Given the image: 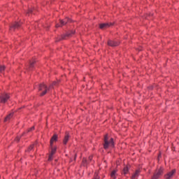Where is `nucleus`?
Here are the masks:
<instances>
[{
  "label": "nucleus",
  "instance_id": "obj_1",
  "mask_svg": "<svg viewBox=\"0 0 179 179\" xmlns=\"http://www.w3.org/2000/svg\"><path fill=\"white\" fill-rule=\"evenodd\" d=\"M103 142L104 149H108V148H114V138L108 137V134L104 136Z\"/></svg>",
  "mask_w": 179,
  "mask_h": 179
},
{
  "label": "nucleus",
  "instance_id": "obj_2",
  "mask_svg": "<svg viewBox=\"0 0 179 179\" xmlns=\"http://www.w3.org/2000/svg\"><path fill=\"white\" fill-rule=\"evenodd\" d=\"M55 85H57V82H53V83L50 85L48 88L47 87V85H45L44 83L41 84L38 88V91L41 92L40 96H45V94H47L48 90H50V89H52V86H55Z\"/></svg>",
  "mask_w": 179,
  "mask_h": 179
},
{
  "label": "nucleus",
  "instance_id": "obj_3",
  "mask_svg": "<svg viewBox=\"0 0 179 179\" xmlns=\"http://www.w3.org/2000/svg\"><path fill=\"white\" fill-rule=\"evenodd\" d=\"M163 171H164V169L162 167L159 169H157L155 171V172L154 173V175L152 177V179H159V178H160V176L163 174Z\"/></svg>",
  "mask_w": 179,
  "mask_h": 179
},
{
  "label": "nucleus",
  "instance_id": "obj_4",
  "mask_svg": "<svg viewBox=\"0 0 179 179\" xmlns=\"http://www.w3.org/2000/svg\"><path fill=\"white\" fill-rule=\"evenodd\" d=\"M10 96H9V94L5 93V94H2L0 96V103H2L3 104H5V103H6L8 101V100H9Z\"/></svg>",
  "mask_w": 179,
  "mask_h": 179
},
{
  "label": "nucleus",
  "instance_id": "obj_5",
  "mask_svg": "<svg viewBox=\"0 0 179 179\" xmlns=\"http://www.w3.org/2000/svg\"><path fill=\"white\" fill-rule=\"evenodd\" d=\"M68 22H71V20L69 18H66L63 20H60V24H57L56 27H62V26H65Z\"/></svg>",
  "mask_w": 179,
  "mask_h": 179
},
{
  "label": "nucleus",
  "instance_id": "obj_6",
  "mask_svg": "<svg viewBox=\"0 0 179 179\" xmlns=\"http://www.w3.org/2000/svg\"><path fill=\"white\" fill-rule=\"evenodd\" d=\"M174 174H176V169L172 170L169 172L166 175H165V179H171L174 177Z\"/></svg>",
  "mask_w": 179,
  "mask_h": 179
},
{
  "label": "nucleus",
  "instance_id": "obj_7",
  "mask_svg": "<svg viewBox=\"0 0 179 179\" xmlns=\"http://www.w3.org/2000/svg\"><path fill=\"white\" fill-rule=\"evenodd\" d=\"M75 34V31H71L68 32L66 34L62 36V40H66L69 37H72Z\"/></svg>",
  "mask_w": 179,
  "mask_h": 179
},
{
  "label": "nucleus",
  "instance_id": "obj_8",
  "mask_svg": "<svg viewBox=\"0 0 179 179\" xmlns=\"http://www.w3.org/2000/svg\"><path fill=\"white\" fill-rule=\"evenodd\" d=\"M120 45V43L115 41L109 40L108 41V45H109L110 47H117V45Z\"/></svg>",
  "mask_w": 179,
  "mask_h": 179
},
{
  "label": "nucleus",
  "instance_id": "obj_9",
  "mask_svg": "<svg viewBox=\"0 0 179 179\" xmlns=\"http://www.w3.org/2000/svg\"><path fill=\"white\" fill-rule=\"evenodd\" d=\"M57 152V148H52V150L51 152L49 155V158H48V161L51 162V160H52V156H54V155H55V152Z\"/></svg>",
  "mask_w": 179,
  "mask_h": 179
},
{
  "label": "nucleus",
  "instance_id": "obj_10",
  "mask_svg": "<svg viewBox=\"0 0 179 179\" xmlns=\"http://www.w3.org/2000/svg\"><path fill=\"white\" fill-rule=\"evenodd\" d=\"M20 27V24L19 22H15L10 27V30H15V29H19Z\"/></svg>",
  "mask_w": 179,
  "mask_h": 179
},
{
  "label": "nucleus",
  "instance_id": "obj_11",
  "mask_svg": "<svg viewBox=\"0 0 179 179\" xmlns=\"http://www.w3.org/2000/svg\"><path fill=\"white\" fill-rule=\"evenodd\" d=\"M57 141H58V136L55 134L50 139V146L52 147V143H54V142H57Z\"/></svg>",
  "mask_w": 179,
  "mask_h": 179
},
{
  "label": "nucleus",
  "instance_id": "obj_12",
  "mask_svg": "<svg viewBox=\"0 0 179 179\" xmlns=\"http://www.w3.org/2000/svg\"><path fill=\"white\" fill-rule=\"evenodd\" d=\"M110 26H113V24L103 23L99 25L100 29H108Z\"/></svg>",
  "mask_w": 179,
  "mask_h": 179
},
{
  "label": "nucleus",
  "instance_id": "obj_13",
  "mask_svg": "<svg viewBox=\"0 0 179 179\" xmlns=\"http://www.w3.org/2000/svg\"><path fill=\"white\" fill-rule=\"evenodd\" d=\"M68 141H69V134L66 133L63 141L64 145H66L68 143Z\"/></svg>",
  "mask_w": 179,
  "mask_h": 179
},
{
  "label": "nucleus",
  "instance_id": "obj_14",
  "mask_svg": "<svg viewBox=\"0 0 179 179\" xmlns=\"http://www.w3.org/2000/svg\"><path fill=\"white\" fill-rule=\"evenodd\" d=\"M111 178L115 179L117 178V170L112 171L110 173Z\"/></svg>",
  "mask_w": 179,
  "mask_h": 179
},
{
  "label": "nucleus",
  "instance_id": "obj_15",
  "mask_svg": "<svg viewBox=\"0 0 179 179\" xmlns=\"http://www.w3.org/2000/svg\"><path fill=\"white\" fill-rule=\"evenodd\" d=\"M139 170L136 171L134 175L131 176V179H137L139 177Z\"/></svg>",
  "mask_w": 179,
  "mask_h": 179
},
{
  "label": "nucleus",
  "instance_id": "obj_16",
  "mask_svg": "<svg viewBox=\"0 0 179 179\" xmlns=\"http://www.w3.org/2000/svg\"><path fill=\"white\" fill-rule=\"evenodd\" d=\"M13 117V113H10L7 117L5 118L4 121L5 122H7V121H9Z\"/></svg>",
  "mask_w": 179,
  "mask_h": 179
},
{
  "label": "nucleus",
  "instance_id": "obj_17",
  "mask_svg": "<svg viewBox=\"0 0 179 179\" xmlns=\"http://www.w3.org/2000/svg\"><path fill=\"white\" fill-rule=\"evenodd\" d=\"M128 171H129V167L128 166H125L123 169V173L125 174H128Z\"/></svg>",
  "mask_w": 179,
  "mask_h": 179
},
{
  "label": "nucleus",
  "instance_id": "obj_18",
  "mask_svg": "<svg viewBox=\"0 0 179 179\" xmlns=\"http://www.w3.org/2000/svg\"><path fill=\"white\" fill-rule=\"evenodd\" d=\"M5 71V66H0V73H2Z\"/></svg>",
  "mask_w": 179,
  "mask_h": 179
},
{
  "label": "nucleus",
  "instance_id": "obj_19",
  "mask_svg": "<svg viewBox=\"0 0 179 179\" xmlns=\"http://www.w3.org/2000/svg\"><path fill=\"white\" fill-rule=\"evenodd\" d=\"M34 65V62H30V63H29V69L30 70L31 69V68H33Z\"/></svg>",
  "mask_w": 179,
  "mask_h": 179
},
{
  "label": "nucleus",
  "instance_id": "obj_20",
  "mask_svg": "<svg viewBox=\"0 0 179 179\" xmlns=\"http://www.w3.org/2000/svg\"><path fill=\"white\" fill-rule=\"evenodd\" d=\"M33 148H34V145H30V147L28 148V151L30 152V150H31Z\"/></svg>",
  "mask_w": 179,
  "mask_h": 179
},
{
  "label": "nucleus",
  "instance_id": "obj_21",
  "mask_svg": "<svg viewBox=\"0 0 179 179\" xmlns=\"http://www.w3.org/2000/svg\"><path fill=\"white\" fill-rule=\"evenodd\" d=\"M31 131H34V127H31V128L28 130V132H31Z\"/></svg>",
  "mask_w": 179,
  "mask_h": 179
},
{
  "label": "nucleus",
  "instance_id": "obj_22",
  "mask_svg": "<svg viewBox=\"0 0 179 179\" xmlns=\"http://www.w3.org/2000/svg\"><path fill=\"white\" fill-rule=\"evenodd\" d=\"M15 141H16L17 142H19V141H20V138L17 137V138H15Z\"/></svg>",
  "mask_w": 179,
  "mask_h": 179
},
{
  "label": "nucleus",
  "instance_id": "obj_23",
  "mask_svg": "<svg viewBox=\"0 0 179 179\" xmlns=\"http://www.w3.org/2000/svg\"><path fill=\"white\" fill-rule=\"evenodd\" d=\"M31 12H32V10L29 9V11H28V13H31Z\"/></svg>",
  "mask_w": 179,
  "mask_h": 179
},
{
  "label": "nucleus",
  "instance_id": "obj_24",
  "mask_svg": "<svg viewBox=\"0 0 179 179\" xmlns=\"http://www.w3.org/2000/svg\"><path fill=\"white\" fill-rule=\"evenodd\" d=\"M89 159H90V160H92V157H89Z\"/></svg>",
  "mask_w": 179,
  "mask_h": 179
}]
</instances>
